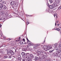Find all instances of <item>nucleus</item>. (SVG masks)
I'll list each match as a JSON object with an SVG mask.
<instances>
[{"mask_svg": "<svg viewBox=\"0 0 61 61\" xmlns=\"http://www.w3.org/2000/svg\"><path fill=\"white\" fill-rule=\"evenodd\" d=\"M53 54L55 56L59 57L61 58V50H58L56 53H54Z\"/></svg>", "mask_w": 61, "mask_h": 61, "instance_id": "f257e3e1", "label": "nucleus"}, {"mask_svg": "<svg viewBox=\"0 0 61 61\" xmlns=\"http://www.w3.org/2000/svg\"><path fill=\"white\" fill-rule=\"evenodd\" d=\"M43 47L45 51H47L48 50H49L52 48V46L50 45H49L47 46H44Z\"/></svg>", "mask_w": 61, "mask_h": 61, "instance_id": "f03ea898", "label": "nucleus"}, {"mask_svg": "<svg viewBox=\"0 0 61 61\" xmlns=\"http://www.w3.org/2000/svg\"><path fill=\"white\" fill-rule=\"evenodd\" d=\"M3 8L4 10H6L7 9V7L5 5H3L2 4L0 3V10Z\"/></svg>", "mask_w": 61, "mask_h": 61, "instance_id": "7ed1b4c3", "label": "nucleus"}, {"mask_svg": "<svg viewBox=\"0 0 61 61\" xmlns=\"http://www.w3.org/2000/svg\"><path fill=\"white\" fill-rule=\"evenodd\" d=\"M5 14V12H4V11H1L0 12V14L1 15H4Z\"/></svg>", "mask_w": 61, "mask_h": 61, "instance_id": "20e7f679", "label": "nucleus"}, {"mask_svg": "<svg viewBox=\"0 0 61 61\" xmlns=\"http://www.w3.org/2000/svg\"><path fill=\"white\" fill-rule=\"evenodd\" d=\"M20 43L22 44H25V42L23 41H20Z\"/></svg>", "mask_w": 61, "mask_h": 61, "instance_id": "39448f33", "label": "nucleus"}, {"mask_svg": "<svg viewBox=\"0 0 61 61\" xmlns=\"http://www.w3.org/2000/svg\"><path fill=\"white\" fill-rule=\"evenodd\" d=\"M21 55L22 56H24L26 55V54L24 52H22L21 53Z\"/></svg>", "mask_w": 61, "mask_h": 61, "instance_id": "423d86ee", "label": "nucleus"}, {"mask_svg": "<svg viewBox=\"0 0 61 61\" xmlns=\"http://www.w3.org/2000/svg\"><path fill=\"white\" fill-rule=\"evenodd\" d=\"M53 5H50L49 6V7L50 9H53Z\"/></svg>", "mask_w": 61, "mask_h": 61, "instance_id": "0eeeda50", "label": "nucleus"}, {"mask_svg": "<svg viewBox=\"0 0 61 61\" xmlns=\"http://www.w3.org/2000/svg\"><path fill=\"white\" fill-rule=\"evenodd\" d=\"M53 6L54 7H56V5H57V4L56 3H54L53 4Z\"/></svg>", "mask_w": 61, "mask_h": 61, "instance_id": "6e6552de", "label": "nucleus"}, {"mask_svg": "<svg viewBox=\"0 0 61 61\" xmlns=\"http://www.w3.org/2000/svg\"><path fill=\"white\" fill-rule=\"evenodd\" d=\"M42 57L43 59H46V56L45 55H44Z\"/></svg>", "mask_w": 61, "mask_h": 61, "instance_id": "1a4fd4ad", "label": "nucleus"}, {"mask_svg": "<svg viewBox=\"0 0 61 61\" xmlns=\"http://www.w3.org/2000/svg\"><path fill=\"white\" fill-rule=\"evenodd\" d=\"M38 59H39V58L38 57H35V61H37V60H38Z\"/></svg>", "mask_w": 61, "mask_h": 61, "instance_id": "9d476101", "label": "nucleus"}, {"mask_svg": "<svg viewBox=\"0 0 61 61\" xmlns=\"http://www.w3.org/2000/svg\"><path fill=\"white\" fill-rule=\"evenodd\" d=\"M37 55H40L41 54V52L40 51H38L37 52Z\"/></svg>", "mask_w": 61, "mask_h": 61, "instance_id": "9b49d317", "label": "nucleus"}, {"mask_svg": "<svg viewBox=\"0 0 61 61\" xmlns=\"http://www.w3.org/2000/svg\"><path fill=\"white\" fill-rule=\"evenodd\" d=\"M8 56L6 55H5L3 57L4 58H8Z\"/></svg>", "mask_w": 61, "mask_h": 61, "instance_id": "f8f14e48", "label": "nucleus"}, {"mask_svg": "<svg viewBox=\"0 0 61 61\" xmlns=\"http://www.w3.org/2000/svg\"><path fill=\"white\" fill-rule=\"evenodd\" d=\"M14 4H15V3L14 1H11L10 3V5H13Z\"/></svg>", "mask_w": 61, "mask_h": 61, "instance_id": "ddd939ff", "label": "nucleus"}, {"mask_svg": "<svg viewBox=\"0 0 61 61\" xmlns=\"http://www.w3.org/2000/svg\"><path fill=\"white\" fill-rule=\"evenodd\" d=\"M33 48L34 49H36V48H37V47L36 45H35L34 46V47H33Z\"/></svg>", "mask_w": 61, "mask_h": 61, "instance_id": "4468645a", "label": "nucleus"}, {"mask_svg": "<svg viewBox=\"0 0 61 61\" xmlns=\"http://www.w3.org/2000/svg\"><path fill=\"white\" fill-rule=\"evenodd\" d=\"M59 2H60V1L59 0H57L56 1V3H57V4H59Z\"/></svg>", "mask_w": 61, "mask_h": 61, "instance_id": "2eb2a0df", "label": "nucleus"}, {"mask_svg": "<svg viewBox=\"0 0 61 61\" xmlns=\"http://www.w3.org/2000/svg\"><path fill=\"white\" fill-rule=\"evenodd\" d=\"M10 53L11 54V55H14V52H13V51H10Z\"/></svg>", "mask_w": 61, "mask_h": 61, "instance_id": "dca6fc26", "label": "nucleus"}, {"mask_svg": "<svg viewBox=\"0 0 61 61\" xmlns=\"http://www.w3.org/2000/svg\"><path fill=\"white\" fill-rule=\"evenodd\" d=\"M2 4L3 5L4 4H6V3H5V1H3L2 2Z\"/></svg>", "mask_w": 61, "mask_h": 61, "instance_id": "f3484780", "label": "nucleus"}, {"mask_svg": "<svg viewBox=\"0 0 61 61\" xmlns=\"http://www.w3.org/2000/svg\"><path fill=\"white\" fill-rule=\"evenodd\" d=\"M29 44H30V46H34V44H33V43H31L30 42V43H29Z\"/></svg>", "mask_w": 61, "mask_h": 61, "instance_id": "a211bd4d", "label": "nucleus"}, {"mask_svg": "<svg viewBox=\"0 0 61 61\" xmlns=\"http://www.w3.org/2000/svg\"><path fill=\"white\" fill-rule=\"evenodd\" d=\"M36 46H37V47H38V46H40V44H36Z\"/></svg>", "mask_w": 61, "mask_h": 61, "instance_id": "6ab92c4d", "label": "nucleus"}, {"mask_svg": "<svg viewBox=\"0 0 61 61\" xmlns=\"http://www.w3.org/2000/svg\"><path fill=\"white\" fill-rule=\"evenodd\" d=\"M45 54H46V53H45V52H42V54H41V55H42V56H43V55H45Z\"/></svg>", "mask_w": 61, "mask_h": 61, "instance_id": "aec40b11", "label": "nucleus"}, {"mask_svg": "<svg viewBox=\"0 0 61 61\" xmlns=\"http://www.w3.org/2000/svg\"><path fill=\"white\" fill-rule=\"evenodd\" d=\"M42 59H43L41 57H39V60H40V61H42Z\"/></svg>", "mask_w": 61, "mask_h": 61, "instance_id": "412c9836", "label": "nucleus"}, {"mask_svg": "<svg viewBox=\"0 0 61 61\" xmlns=\"http://www.w3.org/2000/svg\"><path fill=\"white\" fill-rule=\"evenodd\" d=\"M10 53H11V51H7V54H10Z\"/></svg>", "mask_w": 61, "mask_h": 61, "instance_id": "4be33fe9", "label": "nucleus"}, {"mask_svg": "<svg viewBox=\"0 0 61 61\" xmlns=\"http://www.w3.org/2000/svg\"><path fill=\"white\" fill-rule=\"evenodd\" d=\"M49 12H51V13H54V11L53 10H49Z\"/></svg>", "mask_w": 61, "mask_h": 61, "instance_id": "5701e85b", "label": "nucleus"}, {"mask_svg": "<svg viewBox=\"0 0 61 61\" xmlns=\"http://www.w3.org/2000/svg\"><path fill=\"white\" fill-rule=\"evenodd\" d=\"M4 53V51L3 50H1L0 51V53L3 54Z\"/></svg>", "mask_w": 61, "mask_h": 61, "instance_id": "b1692460", "label": "nucleus"}, {"mask_svg": "<svg viewBox=\"0 0 61 61\" xmlns=\"http://www.w3.org/2000/svg\"><path fill=\"white\" fill-rule=\"evenodd\" d=\"M18 59L19 60H21V56H20V57H18Z\"/></svg>", "mask_w": 61, "mask_h": 61, "instance_id": "393cba45", "label": "nucleus"}, {"mask_svg": "<svg viewBox=\"0 0 61 61\" xmlns=\"http://www.w3.org/2000/svg\"><path fill=\"white\" fill-rule=\"evenodd\" d=\"M15 7H17V3L15 4Z\"/></svg>", "mask_w": 61, "mask_h": 61, "instance_id": "a878e982", "label": "nucleus"}, {"mask_svg": "<svg viewBox=\"0 0 61 61\" xmlns=\"http://www.w3.org/2000/svg\"><path fill=\"white\" fill-rule=\"evenodd\" d=\"M56 30H57V31H59L60 30L59 29L57 28H56Z\"/></svg>", "mask_w": 61, "mask_h": 61, "instance_id": "bb28decb", "label": "nucleus"}, {"mask_svg": "<svg viewBox=\"0 0 61 61\" xmlns=\"http://www.w3.org/2000/svg\"><path fill=\"white\" fill-rule=\"evenodd\" d=\"M29 55V53H27L26 54V56H28Z\"/></svg>", "mask_w": 61, "mask_h": 61, "instance_id": "cd10ccee", "label": "nucleus"}, {"mask_svg": "<svg viewBox=\"0 0 61 61\" xmlns=\"http://www.w3.org/2000/svg\"><path fill=\"white\" fill-rule=\"evenodd\" d=\"M28 57V56H26V55H25L24 57V58H25H25H27V57Z\"/></svg>", "mask_w": 61, "mask_h": 61, "instance_id": "c85d7f7f", "label": "nucleus"}, {"mask_svg": "<svg viewBox=\"0 0 61 61\" xmlns=\"http://www.w3.org/2000/svg\"><path fill=\"white\" fill-rule=\"evenodd\" d=\"M22 61H27V59H23Z\"/></svg>", "mask_w": 61, "mask_h": 61, "instance_id": "c756f323", "label": "nucleus"}, {"mask_svg": "<svg viewBox=\"0 0 61 61\" xmlns=\"http://www.w3.org/2000/svg\"><path fill=\"white\" fill-rule=\"evenodd\" d=\"M30 57H33V55L32 54H31L30 55Z\"/></svg>", "mask_w": 61, "mask_h": 61, "instance_id": "7c9ffc66", "label": "nucleus"}, {"mask_svg": "<svg viewBox=\"0 0 61 61\" xmlns=\"http://www.w3.org/2000/svg\"><path fill=\"white\" fill-rule=\"evenodd\" d=\"M27 59V61H32L31 60V59Z\"/></svg>", "mask_w": 61, "mask_h": 61, "instance_id": "2f4dec72", "label": "nucleus"}, {"mask_svg": "<svg viewBox=\"0 0 61 61\" xmlns=\"http://www.w3.org/2000/svg\"><path fill=\"white\" fill-rule=\"evenodd\" d=\"M27 17H30V16H32L30 15H27Z\"/></svg>", "mask_w": 61, "mask_h": 61, "instance_id": "473e14b6", "label": "nucleus"}, {"mask_svg": "<svg viewBox=\"0 0 61 61\" xmlns=\"http://www.w3.org/2000/svg\"><path fill=\"white\" fill-rule=\"evenodd\" d=\"M59 48H61V44H59Z\"/></svg>", "mask_w": 61, "mask_h": 61, "instance_id": "72a5a7b5", "label": "nucleus"}, {"mask_svg": "<svg viewBox=\"0 0 61 61\" xmlns=\"http://www.w3.org/2000/svg\"><path fill=\"white\" fill-rule=\"evenodd\" d=\"M49 1L51 3H52L53 2V1H52V0H50Z\"/></svg>", "mask_w": 61, "mask_h": 61, "instance_id": "f704fd0d", "label": "nucleus"}, {"mask_svg": "<svg viewBox=\"0 0 61 61\" xmlns=\"http://www.w3.org/2000/svg\"><path fill=\"white\" fill-rule=\"evenodd\" d=\"M55 47H56L57 46V44L56 43L54 44Z\"/></svg>", "mask_w": 61, "mask_h": 61, "instance_id": "c9c22d12", "label": "nucleus"}, {"mask_svg": "<svg viewBox=\"0 0 61 61\" xmlns=\"http://www.w3.org/2000/svg\"><path fill=\"white\" fill-rule=\"evenodd\" d=\"M46 5L48 6H49V4H48V3H46Z\"/></svg>", "mask_w": 61, "mask_h": 61, "instance_id": "e433bc0d", "label": "nucleus"}, {"mask_svg": "<svg viewBox=\"0 0 61 61\" xmlns=\"http://www.w3.org/2000/svg\"><path fill=\"white\" fill-rule=\"evenodd\" d=\"M9 58H11V57L10 56V55H9Z\"/></svg>", "mask_w": 61, "mask_h": 61, "instance_id": "4c0bfd02", "label": "nucleus"}, {"mask_svg": "<svg viewBox=\"0 0 61 61\" xmlns=\"http://www.w3.org/2000/svg\"><path fill=\"white\" fill-rule=\"evenodd\" d=\"M3 37L4 39H5V38H6V37H5V36H3Z\"/></svg>", "mask_w": 61, "mask_h": 61, "instance_id": "58836bf2", "label": "nucleus"}, {"mask_svg": "<svg viewBox=\"0 0 61 61\" xmlns=\"http://www.w3.org/2000/svg\"><path fill=\"white\" fill-rule=\"evenodd\" d=\"M23 41H24V42L25 41V39H23Z\"/></svg>", "mask_w": 61, "mask_h": 61, "instance_id": "ea45409f", "label": "nucleus"}, {"mask_svg": "<svg viewBox=\"0 0 61 61\" xmlns=\"http://www.w3.org/2000/svg\"><path fill=\"white\" fill-rule=\"evenodd\" d=\"M26 24H27V25H28V24H29V22H27L26 23Z\"/></svg>", "mask_w": 61, "mask_h": 61, "instance_id": "a19ab883", "label": "nucleus"}, {"mask_svg": "<svg viewBox=\"0 0 61 61\" xmlns=\"http://www.w3.org/2000/svg\"><path fill=\"white\" fill-rule=\"evenodd\" d=\"M61 8H60V7H59L58 9V10H59Z\"/></svg>", "mask_w": 61, "mask_h": 61, "instance_id": "79ce46f5", "label": "nucleus"}, {"mask_svg": "<svg viewBox=\"0 0 61 61\" xmlns=\"http://www.w3.org/2000/svg\"><path fill=\"white\" fill-rule=\"evenodd\" d=\"M9 39L10 40H11L12 39V38H9Z\"/></svg>", "mask_w": 61, "mask_h": 61, "instance_id": "37998d69", "label": "nucleus"}, {"mask_svg": "<svg viewBox=\"0 0 61 61\" xmlns=\"http://www.w3.org/2000/svg\"><path fill=\"white\" fill-rule=\"evenodd\" d=\"M56 50H58V48H56Z\"/></svg>", "mask_w": 61, "mask_h": 61, "instance_id": "c03bdc74", "label": "nucleus"}, {"mask_svg": "<svg viewBox=\"0 0 61 61\" xmlns=\"http://www.w3.org/2000/svg\"><path fill=\"white\" fill-rule=\"evenodd\" d=\"M2 27V25H1L0 24V27Z\"/></svg>", "mask_w": 61, "mask_h": 61, "instance_id": "a18cd8bd", "label": "nucleus"}, {"mask_svg": "<svg viewBox=\"0 0 61 61\" xmlns=\"http://www.w3.org/2000/svg\"><path fill=\"white\" fill-rule=\"evenodd\" d=\"M58 22H59V21H57L56 22V23H58Z\"/></svg>", "mask_w": 61, "mask_h": 61, "instance_id": "49530a36", "label": "nucleus"}, {"mask_svg": "<svg viewBox=\"0 0 61 61\" xmlns=\"http://www.w3.org/2000/svg\"><path fill=\"white\" fill-rule=\"evenodd\" d=\"M45 41H43V43H45Z\"/></svg>", "mask_w": 61, "mask_h": 61, "instance_id": "de8ad7c7", "label": "nucleus"}, {"mask_svg": "<svg viewBox=\"0 0 61 61\" xmlns=\"http://www.w3.org/2000/svg\"><path fill=\"white\" fill-rule=\"evenodd\" d=\"M3 1V0H0V2H1Z\"/></svg>", "mask_w": 61, "mask_h": 61, "instance_id": "09e8293b", "label": "nucleus"}, {"mask_svg": "<svg viewBox=\"0 0 61 61\" xmlns=\"http://www.w3.org/2000/svg\"><path fill=\"white\" fill-rule=\"evenodd\" d=\"M27 41H29V42H30V41H29V40H28V39Z\"/></svg>", "mask_w": 61, "mask_h": 61, "instance_id": "8fccbe9b", "label": "nucleus"}, {"mask_svg": "<svg viewBox=\"0 0 61 61\" xmlns=\"http://www.w3.org/2000/svg\"><path fill=\"white\" fill-rule=\"evenodd\" d=\"M57 26H59V24H58L57 25Z\"/></svg>", "mask_w": 61, "mask_h": 61, "instance_id": "3c124183", "label": "nucleus"}, {"mask_svg": "<svg viewBox=\"0 0 61 61\" xmlns=\"http://www.w3.org/2000/svg\"><path fill=\"white\" fill-rule=\"evenodd\" d=\"M15 52H16V50L15 49Z\"/></svg>", "mask_w": 61, "mask_h": 61, "instance_id": "603ef678", "label": "nucleus"}, {"mask_svg": "<svg viewBox=\"0 0 61 61\" xmlns=\"http://www.w3.org/2000/svg\"><path fill=\"white\" fill-rule=\"evenodd\" d=\"M56 23H55V26H56Z\"/></svg>", "mask_w": 61, "mask_h": 61, "instance_id": "864d4df0", "label": "nucleus"}, {"mask_svg": "<svg viewBox=\"0 0 61 61\" xmlns=\"http://www.w3.org/2000/svg\"><path fill=\"white\" fill-rule=\"evenodd\" d=\"M26 39L27 40L28 39V38H27V37H26Z\"/></svg>", "mask_w": 61, "mask_h": 61, "instance_id": "5fc2aeb1", "label": "nucleus"}, {"mask_svg": "<svg viewBox=\"0 0 61 61\" xmlns=\"http://www.w3.org/2000/svg\"><path fill=\"white\" fill-rule=\"evenodd\" d=\"M54 30H56V28H55L54 29Z\"/></svg>", "mask_w": 61, "mask_h": 61, "instance_id": "6e6d98bb", "label": "nucleus"}, {"mask_svg": "<svg viewBox=\"0 0 61 61\" xmlns=\"http://www.w3.org/2000/svg\"><path fill=\"white\" fill-rule=\"evenodd\" d=\"M60 34H61V31H60Z\"/></svg>", "mask_w": 61, "mask_h": 61, "instance_id": "4d7b16f0", "label": "nucleus"}, {"mask_svg": "<svg viewBox=\"0 0 61 61\" xmlns=\"http://www.w3.org/2000/svg\"><path fill=\"white\" fill-rule=\"evenodd\" d=\"M59 7L61 8V6H60V7Z\"/></svg>", "mask_w": 61, "mask_h": 61, "instance_id": "13d9d810", "label": "nucleus"}, {"mask_svg": "<svg viewBox=\"0 0 61 61\" xmlns=\"http://www.w3.org/2000/svg\"><path fill=\"white\" fill-rule=\"evenodd\" d=\"M20 39H19L18 40V41H20Z\"/></svg>", "mask_w": 61, "mask_h": 61, "instance_id": "bf43d9fd", "label": "nucleus"}, {"mask_svg": "<svg viewBox=\"0 0 61 61\" xmlns=\"http://www.w3.org/2000/svg\"><path fill=\"white\" fill-rule=\"evenodd\" d=\"M19 38V39H20L21 38V37H20Z\"/></svg>", "mask_w": 61, "mask_h": 61, "instance_id": "052dcab7", "label": "nucleus"}, {"mask_svg": "<svg viewBox=\"0 0 61 61\" xmlns=\"http://www.w3.org/2000/svg\"><path fill=\"white\" fill-rule=\"evenodd\" d=\"M3 19H5V18H4Z\"/></svg>", "mask_w": 61, "mask_h": 61, "instance_id": "680f3d73", "label": "nucleus"}, {"mask_svg": "<svg viewBox=\"0 0 61 61\" xmlns=\"http://www.w3.org/2000/svg\"><path fill=\"white\" fill-rule=\"evenodd\" d=\"M56 16V15H54V17H55V16Z\"/></svg>", "mask_w": 61, "mask_h": 61, "instance_id": "e2e57ef3", "label": "nucleus"}, {"mask_svg": "<svg viewBox=\"0 0 61 61\" xmlns=\"http://www.w3.org/2000/svg\"><path fill=\"white\" fill-rule=\"evenodd\" d=\"M22 19V20H23V21H24V20H23V19Z\"/></svg>", "mask_w": 61, "mask_h": 61, "instance_id": "0e129e2a", "label": "nucleus"}, {"mask_svg": "<svg viewBox=\"0 0 61 61\" xmlns=\"http://www.w3.org/2000/svg\"><path fill=\"white\" fill-rule=\"evenodd\" d=\"M35 54H36V53H35Z\"/></svg>", "mask_w": 61, "mask_h": 61, "instance_id": "69168bd1", "label": "nucleus"}, {"mask_svg": "<svg viewBox=\"0 0 61 61\" xmlns=\"http://www.w3.org/2000/svg\"><path fill=\"white\" fill-rule=\"evenodd\" d=\"M56 17H57V16H56Z\"/></svg>", "mask_w": 61, "mask_h": 61, "instance_id": "338daca9", "label": "nucleus"}, {"mask_svg": "<svg viewBox=\"0 0 61 61\" xmlns=\"http://www.w3.org/2000/svg\"><path fill=\"white\" fill-rule=\"evenodd\" d=\"M1 20V19H0V20Z\"/></svg>", "mask_w": 61, "mask_h": 61, "instance_id": "774afa93", "label": "nucleus"}]
</instances>
